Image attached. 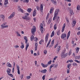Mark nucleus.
Returning a JSON list of instances; mask_svg holds the SVG:
<instances>
[{
	"instance_id": "nucleus-1",
	"label": "nucleus",
	"mask_w": 80,
	"mask_h": 80,
	"mask_svg": "<svg viewBox=\"0 0 80 80\" xmlns=\"http://www.w3.org/2000/svg\"><path fill=\"white\" fill-rule=\"evenodd\" d=\"M24 40L26 41V43L27 44L26 47V50L27 51V48H28L29 47V43L28 42V39H27V38L26 36H24Z\"/></svg>"
},
{
	"instance_id": "nucleus-2",
	"label": "nucleus",
	"mask_w": 80,
	"mask_h": 80,
	"mask_svg": "<svg viewBox=\"0 0 80 80\" xmlns=\"http://www.w3.org/2000/svg\"><path fill=\"white\" fill-rule=\"evenodd\" d=\"M65 53V50H64L62 51V52L61 53V56L62 58H65L67 56V53Z\"/></svg>"
},
{
	"instance_id": "nucleus-3",
	"label": "nucleus",
	"mask_w": 80,
	"mask_h": 80,
	"mask_svg": "<svg viewBox=\"0 0 80 80\" xmlns=\"http://www.w3.org/2000/svg\"><path fill=\"white\" fill-rule=\"evenodd\" d=\"M36 31V28L35 27H33V28L31 29V32L33 35H35V32Z\"/></svg>"
},
{
	"instance_id": "nucleus-4",
	"label": "nucleus",
	"mask_w": 80,
	"mask_h": 80,
	"mask_svg": "<svg viewBox=\"0 0 80 80\" xmlns=\"http://www.w3.org/2000/svg\"><path fill=\"white\" fill-rule=\"evenodd\" d=\"M6 23H7L5 22L1 25V28H7V27H8V25H6Z\"/></svg>"
},
{
	"instance_id": "nucleus-5",
	"label": "nucleus",
	"mask_w": 80,
	"mask_h": 80,
	"mask_svg": "<svg viewBox=\"0 0 80 80\" xmlns=\"http://www.w3.org/2000/svg\"><path fill=\"white\" fill-rule=\"evenodd\" d=\"M59 11L60 9H58L55 10L54 13V17H57V15H58V12H59Z\"/></svg>"
},
{
	"instance_id": "nucleus-6",
	"label": "nucleus",
	"mask_w": 80,
	"mask_h": 80,
	"mask_svg": "<svg viewBox=\"0 0 80 80\" xmlns=\"http://www.w3.org/2000/svg\"><path fill=\"white\" fill-rule=\"evenodd\" d=\"M40 27H41V29H40V30L41 31V33H43V24L42 23H41L40 24Z\"/></svg>"
},
{
	"instance_id": "nucleus-7",
	"label": "nucleus",
	"mask_w": 80,
	"mask_h": 80,
	"mask_svg": "<svg viewBox=\"0 0 80 80\" xmlns=\"http://www.w3.org/2000/svg\"><path fill=\"white\" fill-rule=\"evenodd\" d=\"M48 36H49V34H47L45 38V42H46V43H47V42H48Z\"/></svg>"
},
{
	"instance_id": "nucleus-8",
	"label": "nucleus",
	"mask_w": 80,
	"mask_h": 80,
	"mask_svg": "<svg viewBox=\"0 0 80 80\" xmlns=\"http://www.w3.org/2000/svg\"><path fill=\"white\" fill-rule=\"evenodd\" d=\"M14 15H15V12H13L12 13V14L10 15V16L8 17V18L9 19H10V18H12L14 17Z\"/></svg>"
},
{
	"instance_id": "nucleus-9",
	"label": "nucleus",
	"mask_w": 80,
	"mask_h": 80,
	"mask_svg": "<svg viewBox=\"0 0 80 80\" xmlns=\"http://www.w3.org/2000/svg\"><path fill=\"white\" fill-rule=\"evenodd\" d=\"M61 37V38H65V37H67V35H66V34L65 33H62Z\"/></svg>"
},
{
	"instance_id": "nucleus-10",
	"label": "nucleus",
	"mask_w": 80,
	"mask_h": 80,
	"mask_svg": "<svg viewBox=\"0 0 80 80\" xmlns=\"http://www.w3.org/2000/svg\"><path fill=\"white\" fill-rule=\"evenodd\" d=\"M7 73L8 75V74H9L11 73V69H9V68H8V69H7Z\"/></svg>"
},
{
	"instance_id": "nucleus-11",
	"label": "nucleus",
	"mask_w": 80,
	"mask_h": 80,
	"mask_svg": "<svg viewBox=\"0 0 80 80\" xmlns=\"http://www.w3.org/2000/svg\"><path fill=\"white\" fill-rule=\"evenodd\" d=\"M61 47L60 46H58V47L56 51V52H57V53H58L59 52V51L60 50Z\"/></svg>"
},
{
	"instance_id": "nucleus-12",
	"label": "nucleus",
	"mask_w": 80,
	"mask_h": 80,
	"mask_svg": "<svg viewBox=\"0 0 80 80\" xmlns=\"http://www.w3.org/2000/svg\"><path fill=\"white\" fill-rule=\"evenodd\" d=\"M37 12V10H35L33 12L32 15L33 17H35V15H36V14H37V13H36V12Z\"/></svg>"
},
{
	"instance_id": "nucleus-13",
	"label": "nucleus",
	"mask_w": 80,
	"mask_h": 80,
	"mask_svg": "<svg viewBox=\"0 0 80 80\" xmlns=\"http://www.w3.org/2000/svg\"><path fill=\"white\" fill-rule=\"evenodd\" d=\"M41 65L44 68H46V67H47L48 65V64L45 65L43 63H41Z\"/></svg>"
},
{
	"instance_id": "nucleus-14",
	"label": "nucleus",
	"mask_w": 80,
	"mask_h": 80,
	"mask_svg": "<svg viewBox=\"0 0 80 80\" xmlns=\"http://www.w3.org/2000/svg\"><path fill=\"white\" fill-rule=\"evenodd\" d=\"M72 24V25H73V26H72V27H74V26H75V25H76V21H73Z\"/></svg>"
},
{
	"instance_id": "nucleus-15",
	"label": "nucleus",
	"mask_w": 80,
	"mask_h": 80,
	"mask_svg": "<svg viewBox=\"0 0 80 80\" xmlns=\"http://www.w3.org/2000/svg\"><path fill=\"white\" fill-rule=\"evenodd\" d=\"M65 23L62 26V32H63V31H64V30H65Z\"/></svg>"
},
{
	"instance_id": "nucleus-16",
	"label": "nucleus",
	"mask_w": 80,
	"mask_h": 80,
	"mask_svg": "<svg viewBox=\"0 0 80 80\" xmlns=\"http://www.w3.org/2000/svg\"><path fill=\"white\" fill-rule=\"evenodd\" d=\"M38 47V44L37 43H35V51H37V47Z\"/></svg>"
},
{
	"instance_id": "nucleus-17",
	"label": "nucleus",
	"mask_w": 80,
	"mask_h": 80,
	"mask_svg": "<svg viewBox=\"0 0 80 80\" xmlns=\"http://www.w3.org/2000/svg\"><path fill=\"white\" fill-rule=\"evenodd\" d=\"M47 72L46 69H44L43 70H42L41 72L42 73H45Z\"/></svg>"
},
{
	"instance_id": "nucleus-18",
	"label": "nucleus",
	"mask_w": 80,
	"mask_h": 80,
	"mask_svg": "<svg viewBox=\"0 0 80 80\" xmlns=\"http://www.w3.org/2000/svg\"><path fill=\"white\" fill-rule=\"evenodd\" d=\"M7 67H12V65L9 62H7Z\"/></svg>"
},
{
	"instance_id": "nucleus-19",
	"label": "nucleus",
	"mask_w": 80,
	"mask_h": 80,
	"mask_svg": "<svg viewBox=\"0 0 80 80\" xmlns=\"http://www.w3.org/2000/svg\"><path fill=\"white\" fill-rule=\"evenodd\" d=\"M41 8H40V10H41V12H43V6L42 5V4H41Z\"/></svg>"
},
{
	"instance_id": "nucleus-20",
	"label": "nucleus",
	"mask_w": 80,
	"mask_h": 80,
	"mask_svg": "<svg viewBox=\"0 0 80 80\" xmlns=\"http://www.w3.org/2000/svg\"><path fill=\"white\" fill-rule=\"evenodd\" d=\"M23 19H25V20H29L28 17H27V16H24V17H23L22 18Z\"/></svg>"
},
{
	"instance_id": "nucleus-21",
	"label": "nucleus",
	"mask_w": 80,
	"mask_h": 80,
	"mask_svg": "<svg viewBox=\"0 0 80 80\" xmlns=\"http://www.w3.org/2000/svg\"><path fill=\"white\" fill-rule=\"evenodd\" d=\"M54 10V8H51L50 9V13L51 14L52 13V12L53 11V10Z\"/></svg>"
},
{
	"instance_id": "nucleus-22",
	"label": "nucleus",
	"mask_w": 80,
	"mask_h": 80,
	"mask_svg": "<svg viewBox=\"0 0 80 80\" xmlns=\"http://www.w3.org/2000/svg\"><path fill=\"white\" fill-rule=\"evenodd\" d=\"M51 21H52V19L51 18H50L48 20V24L49 25L50 23L51 22Z\"/></svg>"
},
{
	"instance_id": "nucleus-23",
	"label": "nucleus",
	"mask_w": 80,
	"mask_h": 80,
	"mask_svg": "<svg viewBox=\"0 0 80 80\" xmlns=\"http://www.w3.org/2000/svg\"><path fill=\"white\" fill-rule=\"evenodd\" d=\"M31 10H32V9H31V8H29L28 9L27 11L28 12H29V13H30V12H31Z\"/></svg>"
},
{
	"instance_id": "nucleus-24",
	"label": "nucleus",
	"mask_w": 80,
	"mask_h": 80,
	"mask_svg": "<svg viewBox=\"0 0 80 80\" xmlns=\"http://www.w3.org/2000/svg\"><path fill=\"white\" fill-rule=\"evenodd\" d=\"M34 38V36H33V35H32L31 37V41H33V38Z\"/></svg>"
},
{
	"instance_id": "nucleus-25",
	"label": "nucleus",
	"mask_w": 80,
	"mask_h": 80,
	"mask_svg": "<svg viewBox=\"0 0 80 80\" xmlns=\"http://www.w3.org/2000/svg\"><path fill=\"white\" fill-rule=\"evenodd\" d=\"M16 34H17V36H19V37H21V35H20V34H19V33L18 32H16Z\"/></svg>"
},
{
	"instance_id": "nucleus-26",
	"label": "nucleus",
	"mask_w": 80,
	"mask_h": 80,
	"mask_svg": "<svg viewBox=\"0 0 80 80\" xmlns=\"http://www.w3.org/2000/svg\"><path fill=\"white\" fill-rule=\"evenodd\" d=\"M76 52H77V53H78V51H79V49H80V48H76Z\"/></svg>"
},
{
	"instance_id": "nucleus-27",
	"label": "nucleus",
	"mask_w": 80,
	"mask_h": 80,
	"mask_svg": "<svg viewBox=\"0 0 80 80\" xmlns=\"http://www.w3.org/2000/svg\"><path fill=\"white\" fill-rule=\"evenodd\" d=\"M80 6L79 5H78V6H77V9L78 10H80Z\"/></svg>"
},
{
	"instance_id": "nucleus-28",
	"label": "nucleus",
	"mask_w": 80,
	"mask_h": 80,
	"mask_svg": "<svg viewBox=\"0 0 80 80\" xmlns=\"http://www.w3.org/2000/svg\"><path fill=\"white\" fill-rule=\"evenodd\" d=\"M23 2L24 3L26 2V3H28V2H29V0H24Z\"/></svg>"
},
{
	"instance_id": "nucleus-29",
	"label": "nucleus",
	"mask_w": 80,
	"mask_h": 80,
	"mask_svg": "<svg viewBox=\"0 0 80 80\" xmlns=\"http://www.w3.org/2000/svg\"><path fill=\"white\" fill-rule=\"evenodd\" d=\"M44 42L43 40L42 39L41 40V41L39 42V44H40V45H41L42 44V42Z\"/></svg>"
},
{
	"instance_id": "nucleus-30",
	"label": "nucleus",
	"mask_w": 80,
	"mask_h": 80,
	"mask_svg": "<svg viewBox=\"0 0 80 80\" xmlns=\"http://www.w3.org/2000/svg\"><path fill=\"white\" fill-rule=\"evenodd\" d=\"M54 68H57L58 67V64H57L54 66Z\"/></svg>"
},
{
	"instance_id": "nucleus-31",
	"label": "nucleus",
	"mask_w": 80,
	"mask_h": 80,
	"mask_svg": "<svg viewBox=\"0 0 80 80\" xmlns=\"http://www.w3.org/2000/svg\"><path fill=\"white\" fill-rule=\"evenodd\" d=\"M70 11L71 14V15H73V12L72 10H70Z\"/></svg>"
},
{
	"instance_id": "nucleus-32",
	"label": "nucleus",
	"mask_w": 80,
	"mask_h": 80,
	"mask_svg": "<svg viewBox=\"0 0 80 80\" xmlns=\"http://www.w3.org/2000/svg\"><path fill=\"white\" fill-rule=\"evenodd\" d=\"M52 3L53 4H54V5L57 4V2L55 1L54 0V1Z\"/></svg>"
},
{
	"instance_id": "nucleus-33",
	"label": "nucleus",
	"mask_w": 80,
	"mask_h": 80,
	"mask_svg": "<svg viewBox=\"0 0 80 80\" xmlns=\"http://www.w3.org/2000/svg\"><path fill=\"white\" fill-rule=\"evenodd\" d=\"M0 17H1V18H5V16L3 15H1L0 16Z\"/></svg>"
},
{
	"instance_id": "nucleus-34",
	"label": "nucleus",
	"mask_w": 80,
	"mask_h": 80,
	"mask_svg": "<svg viewBox=\"0 0 80 80\" xmlns=\"http://www.w3.org/2000/svg\"><path fill=\"white\" fill-rule=\"evenodd\" d=\"M70 68H68L67 69V73H69L70 72Z\"/></svg>"
},
{
	"instance_id": "nucleus-35",
	"label": "nucleus",
	"mask_w": 80,
	"mask_h": 80,
	"mask_svg": "<svg viewBox=\"0 0 80 80\" xmlns=\"http://www.w3.org/2000/svg\"><path fill=\"white\" fill-rule=\"evenodd\" d=\"M8 1H5L4 5H7L8 4Z\"/></svg>"
},
{
	"instance_id": "nucleus-36",
	"label": "nucleus",
	"mask_w": 80,
	"mask_h": 80,
	"mask_svg": "<svg viewBox=\"0 0 80 80\" xmlns=\"http://www.w3.org/2000/svg\"><path fill=\"white\" fill-rule=\"evenodd\" d=\"M8 75H9V76H10V77H12V78H13V75H12V74H9Z\"/></svg>"
},
{
	"instance_id": "nucleus-37",
	"label": "nucleus",
	"mask_w": 80,
	"mask_h": 80,
	"mask_svg": "<svg viewBox=\"0 0 80 80\" xmlns=\"http://www.w3.org/2000/svg\"><path fill=\"white\" fill-rule=\"evenodd\" d=\"M59 18H60V17H57L56 19V20L57 21V22H58V19H59Z\"/></svg>"
},
{
	"instance_id": "nucleus-38",
	"label": "nucleus",
	"mask_w": 80,
	"mask_h": 80,
	"mask_svg": "<svg viewBox=\"0 0 80 80\" xmlns=\"http://www.w3.org/2000/svg\"><path fill=\"white\" fill-rule=\"evenodd\" d=\"M54 65L55 64H54L51 65V66L50 67V68H52V67H53Z\"/></svg>"
},
{
	"instance_id": "nucleus-39",
	"label": "nucleus",
	"mask_w": 80,
	"mask_h": 80,
	"mask_svg": "<svg viewBox=\"0 0 80 80\" xmlns=\"http://www.w3.org/2000/svg\"><path fill=\"white\" fill-rule=\"evenodd\" d=\"M76 59H80V56H76Z\"/></svg>"
},
{
	"instance_id": "nucleus-40",
	"label": "nucleus",
	"mask_w": 80,
	"mask_h": 80,
	"mask_svg": "<svg viewBox=\"0 0 80 80\" xmlns=\"http://www.w3.org/2000/svg\"><path fill=\"white\" fill-rule=\"evenodd\" d=\"M54 43V39H53L52 42L51 44L52 45V46H53V44Z\"/></svg>"
},
{
	"instance_id": "nucleus-41",
	"label": "nucleus",
	"mask_w": 80,
	"mask_h": 80,
	"mask_svg": "<svg viewBox=\"0 0 80 80\" xmlns=\"http://www.w3.org/2000/svg\"><path fill=\"white\" fill-rule=\"evenodd\" d=\"M17 69L18 70H20V67H19V66L17 65Z\"/></svg>"
},
{
	"instance_id": "nucleus-42",
	"label": "nucleus",
	"mask_w": 80,
	"mask_h": 80,
	"mask_svg": "<svg viewBox=\"0 0 80 80\" xmlns=\"http://www.w3.org/2000/svg\"><path fill=\"white\" fill-rule=\"evenodd\" d=\"M75 61L76 62H77V63H80V61H78L77 60H75Z\"/></svg>"
},
{
	"instance_id": "nucleus-43",
	"label": "nucleus",
	"mask_w": 80,
	"mask_h": 80,
	"mask_svg": "<svg viewBox=\"0 0 80 80\" xmlns=\"http://www.w3.org/2000/svg\"><path fill=\"white\" fill-rule=\"evenodd\" d=\"M57 35H60V30H59L57 32Z\"/></svg>"
},
{
	"instance_id": "nucleus-44",
	"label": "nucleus",
	"mask_w": 80,
	"mask_h": 80,
	"mask_svg": "<svg viewBox=\"0 0 80 80\" xmlns=\"http://www.w3.org/2000/svg\"><path fill=\"white\" fill-rule=\"evenodd\" d=\"M47 51L46 50H45L44 51V53L45 54H47Z\"/></svg>"
},
{
	"instance_id": "nucleus-45",
	"label": "nucleus",
	"mask_w": 80,
	"mask_h": 80,
	"mask_svg": "<svg viewBox=\"0 0 80 80\" xmlns=\"http://www.w3.org/2000/svg\"><path fill=\"white\" fill-rule=\"evenodd\" d=\"M56 25H57L56 24H55L54 25V30H56V29H57V27H56Z\"/></svg>"
},
{
	"instance_id": "nucleus-46",
	"label": "nucleus",
	"mask_w": 80,
	"mask_h": 80,
	"mask_svg": "<svg viewBox=\"0 0 80 80\" xmlns=\"http://www.w3.org/2000/svg\"><path fill=\"white\" fill-rule=\"evenodd\" d=\"M46 76V75H44L42 76V80H45V77Z\"/></svg>"
},
{
	"instance_id": "nucleus-47",
	"label": "nucleus",
	"mask_w": 80,
	"mask_h": 80,
	"mask_svg": "<svg viewBox=\"0 0 80 80\" xmlns=\"http://www.w3.org/2000/svg\"><path fill=\"white\" fill-rule=\"evenodd\" d=\"M51 63H52V61H51V60H50L48 62V64L49 65H50V64H51Z\"/></svg>"
},
{
	"instance_id": "nucleus-48",
	"label": "nucleus",
	"mask_w": 80,
	"mask_h": 80,
	"mask_svg": "<svg viewBox=\"0 0 80 80\" xmlns=\"http://www.w3.org/2000/svg\"><path fill=\"white\" fill-rule=\"evenodd\" d=\"M20 77L21 79H22L23 78V74H21Z\"/></svg>"
},
{
	"instance_id": "nucleus-49",
	"label": "nucleus",
	"mask_w": 80,
	"mask_h": 80,
	"mask_svg": "<svg viewBox=\"0 0 80 80\" xmlns=\"http://www.w3.org/2000/svg\"><path fill=\"white\" fill-rule=\"evenodd\" d=\"M20 11L22 12V13H23V9H22L21 8H20Z\"/></svg>"
},
{
	"instance_id": "nucleus-50",
	"label": "nucleus",
	"mask_w": 80,
	"mask_h": 80,
	"mask_svg": "<svg viewBox=\"0 0 80 80\" xmlns=\"http://www.w3.org/2000/svg\"><path fill=\"white\" fill-rule=\"evenodd\" d=\"M51 35H55V32H54V31H53L52 34H51Z\"/></svg>"
},
{
	"instance_id": "nucleus-51",
	"label": "nucleus",
	"mask_w": 80,
	"mask_h": 80,
	"mask_svg": "<svg viewBox=\"0 0 80 80\" xmlns=\"http://www.w3.org/2000/svg\"><path fill=\"white\" fill-rule=\"evenodd\" d=\"M20 48H24V45H22L20 47Z\"/></svg>"
},
{
	"instance_id": "nucleus-52",
	"label": "nucleus",
	"mask_w": 80,
	"mask_h": 80,
	"mask_svg": "<svg viewBox=\"0 0 80 80\" xmlns=\"http://www.w3.org/2000/svg\"><path fill=\"white\" fill-rule=\"evenodd\" d=\"M72 65H73V66H77V63H74Z\"/></svg>"
},
{
	"instance_id": "nucleus-53",
	"label": "nucleus",
	"mask_w": 80,
	"mask_h": 80,
	"mask_svg": "<svg viewBox=\"0 0 80 80\" xmlns=\"http://www.w3.org/2000/svg\"><path fill=\"white\" fill-rule=\"evenodd\" d=\"M71 53H72V52H71V50H70V51H69V54H68V55H69V56H70V55H71Z\"/></svg>"
},
{
	"instance_id": "nucleus-54",
	"label": "nucleus",
	"mask_w": 80,
	"mask_h": 80,
	"mask_svg": "<svg viewBox=\"0 0 80 80\" xmlns=\"http://www.w3.org/2000/svg\"><path fill=\"white\" fill-rule=\"evenodd\" d=\"M18 73L19 75H20V70H18Z\"/></svg>"
},
{
	"instance_id": "nucleus-55",
	"label": "nucleus",
	"mask_w": 80,
	"mask_h": 80,
	"mask_svg": "<svg viewBox=\"0 0 80 80\" xmlns=\"http://www.w3.org/2000/svg\"><path fill=\"white\" fill-rule=\"evenodd\" d=\"M15 47L16 48H18V47H19V46L18 45H16L15 46Z\"/></svg>"
},
{
	"instance_id": "nucleus-56",
	"label": "nucleus",
	"mask_w": 80,
	"mask_h": 80,
	"mask_svg": "<svg viewBox=\"0 0 80 80\" xmlns=\"http://www.w3.org/2000/svg\"><path fill=\"white\" fill-rule=\"evenodd\" d=\"M27 78L28 79H30V78H31L30 76H27Z\"/></svg>"
},
{
	"instance_id": "nucleus-57",
	"label": "nucleus",
	"mask_w": 80,
	"mask_h": 80,
	"mask_svg": "<svg viewBox=\"0 0 80 80\" xmlns=\"http://www.w3.org/2000/svg\"><path fill=\"white\" fill-rule=\"evenodd\" d=\"M14 2H18V0H14Z\"/></svg>"
},
{
	"instance_id": "nucleus-58",
	"label": "nucleus",
	"mask_w": 80,
	"mask_h": 80,
	"mask_svg": "<svg viewBox=\"0 0 80 80\" xmlns=\"http://www.w3.org/2000/svg\"><path fill=\"white\" fill-rule=\"evenodd\" d=\"M70 31H69L68 33V35H69L70 36Z\"/></svg>"
},
{
	"instance_id": "nucleus-59",
	"label": "nucleus",
	"mask_w": 80,
	"mask_h": 80,
	"mask_svg": "<svg viewBox=\"0 0 80 80\" xmlns=\"http://www.w3.org/2000/svg\"><path fill=\"white\" fill-rule=\"evenodd\" d=\"M35 38V41H37V40H38V38Z\"/></svg>"
},
{
	"instance_id": "nucleus-60",
	"label": "nucleus",
	"mask_w": 80,
	"mask_h": 80,
	"mask_svg": "<svg viewBox=\"0 0 80 80\" xmlns=\"http://www.w3.org/2000/svg\"><path fill=\"white\" fill-rule=\"evenodd\" d=\"M58 44H56L54 47V48H56L57 47V46H58Z\"/></svg>"
},
{
	"instance_id": "nucleus-61",
	"label": "nucleus",
	"mask_w": 80,
	"mask_h": 80,
	"mask_svg": "<svg viewBox=\"0 0 80 80\" xmlns=\"http://www.w3.org/2000/svg\"><path fill=\"white\" fill-rule=\"evenodd\" d=\"M37 10H39V7L38 6H37Z\"/></svg>"
},
{
	"instance_id": "nucleus-62",
	"label": "nucleus",
	"mask_w": 80,
	"mask_h": 80,
	"mask_svg": "<svg viewBox=\"0 0 80 80\" xmlns=\"http://www.w3.org/2000/svg\"><path fill=\"white\" fill-rule=\"evenodd\" d=\"M77 35H80V31L78 32L77 33Z\"/></svg>"
},
{
	"instance_id": "nucleus-63",
	"label": "nucleus",
	"mask_w": 80,
	"mask_h": 80,
	"mask_svg": "<svg viewBox=\"0 0 80 80\" xmlns=\"http://www.w3.org/2000/svg\"><path fill=\"white\" fill-rule=\"evenodd\" d=\"M69 62H73V61L72 60H69Z\"/></svg>"
},
{
	"instance_id": "nucleus-64",
	"label": "nucleus",
	"mask_w": 80,
	"mask_h": 80,
	"mask_svg": "<svg viewBox=\"0 0 80 80\" xmlns=\"http://www.w3.org/2000/svg\"><path fill=\"white\" fill-rule=\"evenodd\" d=\"M35 65H37V61H35Z\"/></svg>"
}]
</instances>
